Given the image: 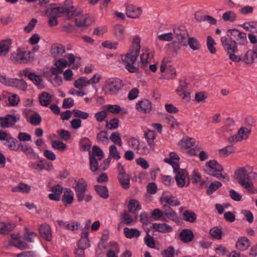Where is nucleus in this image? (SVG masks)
Returning <instances> with one entry per match:
<instances>
[{"label":"nucleus","instance_id":"6","mask_svg":"<svg viewBox=\"0 0 257 257\" xmlns=\"http://www.w3.org/2000/svg\"><path fill=\"white\" fill-rule=\"evenodd\" d=\"M228 39L233 42H235L239 45H246L248 42L246 38V34L242 32L237 29H229L226 32Z\"/></svg>","mask_w":257,"mask_h":257},{"label":"nucleus","instance_id":"2","mask_svg":"<svg viewBox=\"0 0 257 257\" xmlns=\"http://www.w3.org/2000/svg\"><path fill=\"white\" fill-rule=\"evenodd\" d=\"M234 175L238 183L242 187L249 193H254L252 180L257 178V173L252 172L251 167H241L235 171Z\"/></svg>","mask_w":257,"mask_h":257},{"label":"nucleus","instance_id":"11","mask_svg":"<svg viewBox=\"0 0 257 257\" xmlns=\"http://www.w3.org/2000/svg\"><path fill=\"white\" fill-rule=\"evenodd\" d=\"M122 81L118 78L109 79L105 86L106 93L109 94H116L122 87Z\"/></svg>","mask_w":257,"mask_h":257},{"label":"nucleus","instance_id":"5","mask_svg":"<svg viewBox=\"0 0 257 257\" xmlns=\"http://www.w3.org/2000/svg\"><path fill=\"white\" fill-rule=\"evenodd\" d=\"M220 41L224 51L228 55L229 59L235 62H239L242 61L241 57L235 54L238 51L237 43L232 41L225 36L222 37Z\"/></svg>","mask_w":257,"mask_h":257},{"label":"nucleus","instance_id":"53","mask_svg":"<svg viewBox=\"0 0 257 257\" xmlns=\"http://www.w3.org/2000/svg\"><path fill=\"white\" fill-rule=\"evenodd\" d=\"M222 184L220 182L215 181L211 183L206 190V194L208 195L212 194L218 189L222 186Z\"/></svg>","mask_w":257,"mask_h":257},{"label":"nucleus","instance_id":"46","mask_svg":"<svg viewBox=\"0 0 257 257\" xmlns=\"http://www.w3.org/2000/svg\"><path fill=\"white\" fill-rule=\"evenodd\" d=\"M95 190L97 194L103 199L108 197V191L106 186L97 185L94 186Z\"/></svg>","mask_w":257,"mask_h":257},{"label":"nucleus","instance_id":"43","mask_svg":"<svg viewBox=\"0 0 257 257\" xmlns=\"http://www.w3.org/2000/svg\"><path fill=\"white\" fill-rule=\"evenodd\" d=\"M31 186L24 183H20L16 187H14L11 191L13 192H21L23 193H29L31 191Z\"/></svg>","mask_w":257,"mask_h":257},{"label":"nucleus","instance_id":"52","mask_svg":"<svg viewBox=\"0 0 257 257\" xmlns=\"http://www.w3.org/2000/svg\"><path fill=\"white\" fill-rule=\"evenodd\" d=\"M179 82V86L176 90L177 94H179V93H182L183 91L187 90L189 83L187 82V79L185 77L180 79Z\"/></svg>","mask_w":257,"mask_h":257},{"label":"nucleus","instance_id":"59","mask_svg":"<svg viewBox=\"0 0 257 257\" xmlns=\"http://www.w3.org/2000/svg\"><path fill=\"white\" fill-rule=\"evenodd\" d=\"M215 44V42L212 37L210 36H208L207 38V48L209 52L214 54L216 52V48L214 47Z\"/></svg>","mask_w":257,"mask_h":257},{"label":"nucleus","instance_id":"3","mask_svg":"<svg viewBox=\"0 0 257 257\" xmlns=\"http://www.w3.org/2000/svg\"><path fill=\"white\" fill-rule=\"evenodd\" d=\"M51 11L55 15L61 14L67 20L72 19L80 13V10L73 6L72 0H66L64 6L51 9Z\"/></svg>","mask_w":257,"mask_h":257},{"label":"nucleus","instance_id":"29","mask_svg":"<svg viewBox=\"0 0 257 257\" xmlns=\"http://www.w3.org/2000/svg\"><path fill=\"white\" fill-rule=\"evenodd\" d=\"M144 137L147 141V142L150 149L152 150L155 149V142L154 141L156 138V135L155 132L150 130H147L144 132Z\"/></svg>","mask_w":257,"mask_h":257},{"label":"nucleus","instance_id":"15","mask_svg":"<svg viewBox=\"0 0 257 257\" xmlns=\"http://www.w3.org/2000/svg\"><path fill=\"white\" fill-rule=\"evenodd\" d=\"M19 115L8 114L5 117H0V127L8 128L15 124L17 121L19 120Z\"/></svg>","mask_w":257,"mask_h":257},{"label":"nucleus","instance_id":"35","mask_svg":"<svg viewBox=\"0 0 257 257\" xmlns=\"http://www.w3.org/2000/svg\"><path fill=\"white\" fill-rule=\"evenodd\" d=\"M62 200L64 205H70L74 201V193L70 188H65L62 196Z\"/></svg>","mask_w":257,"mask_h":257},{"label":"nucleus","instance_id":"16","mask_svg":"<svg viewBox=\"0 0 257 257\" xmlns=\"http://www.w3.org/2000/svg\"><path fill=\"white\" fill-rule=\"evenodd\" d=\"M162 210V220H166L164 218V215L168 219L175 221L176 223H180L181 219L178 216L177 213L170 207L166 204H164Z\"/></svg>","mask_w":257,"mask_h":257},{"label":"nucleus","instance_id":"58","mask_svg":"<svg viewBox=\"0 0 257 257\" xmlns=\"http://www.w3.org/2000/svg\"><path fill=\"white\" fill-rule=\"evenodd\" d=\"M141 209V206L137 200L132 199L130 201L128 204V209L130 212H133Z\"/></svg>","mask_w":257,"mask_h":257},{"label":"nucleus","instance_id":"38","mask_svg":"<svg viewBox=\"0 0 257 257\" xmlns=\"http://www.w3.org/2000/svg\"><path fill=\"white\" fill-rule=\"evenodd\" d=\"M250 245V241L246 237H241L238 239L236 243V247L240 250H245Z\"/></svg>","mask_w":257,"mask_h":257},{"label":"nucleus","instance_id":"33","mask_svg":"<svg viewBox=\"0 0 257 257\" xmlns=\"http://www.w3.org/2000/svg\"><path fill=\"white\" fill-rule=\"evenodd\" d=\"M164 202L168 206H177L180 204V201L178 199H175V197L172 195H165V193L162 195V203Z\"/></svg>","mask_w":257,"mask_h":257},{"label":"nucleus","instance_id":"26","mask_svg":"<svg viewBox=\"0 0 257 257\" xmlns=\"http://www.w3.org/2000/svg\"><path fill=\"white\" fill-rule=\"evenodd\" d=\"M179 237L183 242L188 243L193 240L194 233L191 229L185 228L180 233Z\"/></svg>","mask_w":257,"mask_h":257},{"label":"nucleus","instance_id":"37","mask_svg":"<svg viewBox=\"0 0 257 257\" xmlns=\"http://www.w3.org/2000/svg\"><path fill=\"white\" fill-rule=\"evenodd\" d=\"M10 86L15 87L24 91L27 90V83L23 79H12Z\"/></svg>","mask_w":257,"mask_h":257},{"label":"nucleus","instance_id":"48","mask_svg":"<svg viewBox=\"0 0 257 257\" xmlns=\"http://www.w3.org/2000/svg\"><path fill=\"white\" fill-rule=\"evenodd\" d=\"M42 121V117L37 112H34L30 116L28 121L32 125L37 126L39 125Z\"/></svg>","mask_w":257,"mask_h":257},{"label":"nucleus","instance_id":"28","mask_svg":"<svg viewBox=\"0 0 257 257\" xmlns=\"http://www.w3.org/2000/svg\"><path fill=\"white\" fill-rule=\"evenodd\" d=\"M103 107L106 110L113 114H118L120 113L122 114H126L128 113L127 109L121 108L118 105L106 104Z\"/></svg>","mask_w":257,"mask_h":257},{"label":"nucleus","instance_id":"41","mask_svg":"<svg viewBox=\"0 0 257 257\" xmlns=\"http://www.w3.org/2000/svg\"><path fill=\"white\" fill-rule=\"evenodd\" d=\"M125 28L121 25H116L114 27V34L115 36L120 40L125 38Z\"/></svg>","mask_w":257,"mask_h":257},{"label":"nucleus","instance_id":"4","mask_svg":"<svg viewBox=\"0 0 257 257\" xmlns=\"http://www.w3.org/2000/svg\"><path fill=\"white\" fill-rule=\"evenodd\" d=\"M205 173L213 176L219 180L229 181V178L226 173H222L224 171L223 167L219 164L216 160H212L206 163L204 169Z\"/></svg>","mask_w":257,"mask_h":257},{"label":"nucleus","instance_id":"7","mask_svg":"<svg viewBox=\"0 0 257 257\" xmlns=\"http://www.w3.org/2000/svg\"><path fill=\"white\" fill-rule=\"evenodd\" d=\"M34 57L33 54L30 51H22L18 49L11 54V59L18 63H26Z\"/></svg>","mask_w":257,"mask_h":257},{"label":"nucleus","instance_id":"21","mask_svg":"<svg viewBox=\"0 0 257 257\" xmlns=\"http://www.w3.org/2000/svg\"><path fill=\"white\" fill-rule=\"evenodd\" d=\"M12 43L13 40L10 38L0 41V56H6L8 54Z\"/></svg>","mask_w":257,"mask_h":257},{"label":"nucleus","instance_id":"17","mask_svg":"<svg viewBox=\"0 0 257 257\" xmlns=\"http://www.w3.org/2000/svg\"><path fill=\"white\" fill-rule=\"evenodd\" d=\"M250 133V129L242 127L238 130L237 134L228 138V141L230 143H233L241 141L242 140H245L248 138V135Z\"/></svg>","mask_w":257,"mask_h":257},{"label":"nucleus","instance_id":"31","mask_svg":"<svg viewBox=\"0 0 257 257\" xmlns=\"http://www.w3.org/2000/svg\"><path fill=\"white\" fill-rule=\"evenodd\" d=\"M75 25L79 28H86L88 26L87 24V20L88 18V16L87 14H83L80 10V14L75 16Z\"/></svg>","mask_w":257,"mask_h":257},{"label":"nucleus","instance_id":"57","mask_svg":"<svg viewBox=\"0 0 257 257\" xmlns=\"http://www.w3.org/2000/svg\"><path fill=\"white\" fill-rule=\"evenodd\" d=\"M119 121L117 118L111 119L109 121H107L105 127L109 130H115L118 127Z\"/></svg>","mask_w":257,"mask_h":257},{"label":"nucleus","instance_id":"1","mask_svg":"<svg viewBox=\"0 0 257 257\" xmlns=\"http://www.w3.org/2000/svg\"><path fill=\"white\" fill-rule=\"evenodd\" d=\"M140 43L141 37L139 35L134 36L127 52L120 56L119 62L130 73H135L138 71L139 68L136 63L140 52Z\"/></svg>","mask_w":257,"mask_h":257},{"label":"nucleus","instance_id":"34","mask_svg":"<svg viewBox=\"0 0 257 257\" xmlns=\"http://www.w3.org/2000/svg\"><path fill=\"white\" fill-rule=\"evenodd\" d=\"M52 193L49 195V198L50 200L59 201L60 200L61 194L63 191V188L60 185L54 186L52 188Z\"/></svg>","mask_w":257,"mask_h":257},{"label":"nucleus","instance_id":"30","mask_svg":"<svg viewBox=\"0 0 257 257\" xmlns=\"http://www.w3.org/2000/svg\"><path fill=\"white\" fill-rule=\"evenodd\" d=\"M5 141L4 145L11 150L14 151L19 150L20 144L18 143V141L15 138L12 137L11 134L9 135Z\"/></svg>","mask_w":257,"mask_h":257},{"label":"nucleus","instance_id":"62","mask_svg":"<svg viewBox=\"0 0 257 257\" xmlns=\"http://www.w3.org/2000/svg\"><path fill=\"white\" fill-rule=\"evenodd\" d=\"M58 74H53L48 78L49 80L55 86H60L62 83V78Z\"/></svg>","mask_w":257,"mask_h":257},{"label":"nucleus","instance_id":"14","mask_svg":"<svg viewBox=\"0 0 257 257\" xmlns=\"http://www.w3.org/2000/svg\"><path fill=\"white\" fill-rule=\"evenodd\" d=\"M76 185L74 187L76 197L78 202H81L84 199L85 192L87 190V183L84 179L76 181Z\"/></svg>","mask_w":257,"mask_h":257},{"label":"nucleus","instance_id":"42","mask_svg":"<svg viewBox=\"0 0 257 257\" xmlns=\"http://www.w3.org/2000/svg\"><path fill=\"white\" fill-rule=\"evenodd\" d=\"M183 219L187 221L190 223H193L195 222L197 219V215L191 210H186L182 212Z\"/></svg>","mask_w":257,"mask_h":257},{"label":"nucleus","instance_id":"10","mask_svg":"<svg viewBox=\"0 0 257 257\" xmlns=\"http://www.w3.org/2000/svg\"><path fill=\"white\" fill-rule=\"evenodd\" d=\"M19 75V76L27 77L38 88H43V80L41 76L31 72L30 68H26L21 70Z\"/></svg>","mask_w":257,"mask_h":257},{"label":"nucleus","instance_id":"23","mask_svg":"<svg viewBox=\"0 0 257 257\" xmlns=\"http://www.w3.org/2000/svg\"><path fill=\"white\" fill-rule=\"evenodd\" d=\"M257 58V45L253 46L252 50H248L243 59L246 64H251L254 62Z\"/></svg>","mask_w":257,"mask_h":257},{"label":"nucleus","instance_id":"19","mask_svg":"<svg viewBox=\"0 0 257 257\" xmlns=\"http://www.w3.org/2000/svg\"><path fill=\"white\" fill-rule=\"evenodd\" d=\"M68 65L67 61L64 59H60L56 61L54 66L51 68V72L52 74H61L63 69Z\"/></svg>","mask_w":257,"mask_h":257},{"label":"nucleus","instance_id":"20","mask_svg":"<svg viewBox=\"0 0 257 257\" xmlns=\"http://www.w3.org/2000/svg\"><path fill=\"white\" fill-rule=\"evenodd\" d=\"M137 110L141 113H149L152 109V103L148 99L139 101L136 104Z\"/></svg>","mask_w":257,"mask_h":257},{"label":"nucleus","instance_id":"18","mask_svg":"<svg viewBox=\"0 0 257 257\" xmlns=\"http://www.w3.org/2000/svg\"><path fill=\"white\" fill-rule=\"evenodd\" d=\"M142 13V10L140 7L128 4L126 6L125 14L130 18L137 19L139 18Z\"/></svg>","mask_w":257,"mask_h":257},{"label":"nucleus","instance_id":"13","mask_svg":"<svg viewBox=\"0 0 257 257\" xmlns=\"http://www.w3.org/2000/svg\"><path fill=\"white\" fill-rule=\"evenodd\" d=\"M168 61L165 59L162 61V79H173L176 76V71L175 68L170 65H167Z\"/></svg>","mask_w":257,"mask_h":257},{"label":"nucleus","instance_id":"56","mask_svg":"<svg viewBox=\"0 0 257 257\" xmlns=\"http://www.w3.org/2000/svg\"><path fill=\"white\" fill-rule=\"evenodd\" d=\"M110 140L115 145L119 147L122 146V141L120 134L118 132L112 133L110 137Z\"/></svg>","mask_w":257,"mask_h":257},{"label":"nucleus","instance_id":"49","mask_svg":"<svg viewBox=\"0 0 257 257\" xmlns=\"http://www.w3.org/2000/svg\"><path fill=\"white\" fill-rule=\"evenodd\" d=\"M152 54L148 49L143 50V53L141 55V61L142 64L146 65L150 62L152 59Z\"/></svg>","mask_w":257,"mask_h":257},{"label":"nucleus","instance_id":"54","mask_svg":"<svg viewBox=\"0 0 257 257\" xmlns=\"http://www.w3.org/2000/svg\"><path fill=\"white\" fill-rule=\"evenodd\" d=\"M187 44L193 50H197L200 48L201 45L198 40L194 37H189L188 38Z\"/></svg>","mask_w":257,"mask_h":257},{"label":"nucleus","instance_id":"12","mask_svg":"<svg viewBox=\"0 0 257 257\" xmlns=\"http://www.w3.org/2000/svg\"><path fill=\"white\" fill-rule=\"evenodd\" d=\"M173 33L175 35V38L178 41V43L183 46H187V39L189 37V35L184 26H175L173 28Z\"/></svg>","mask_w":257,"mask_h":257},{"label":"nucleus","instance_id":"25","mask_svg":"<svg viewBox=\"0 0 257 257\" xmlns=\"http://www.w3.org/2000/svg\"><path fill=\"white\" fill-rule=\"evenodd\" d=\"M51 53L53 57L59 58L65 53V48L61 44H54L51 47Z\"/></svg>","mask_w":257,"mask_h":257},{"label":"nucleus","instance_id":"64","mask_svg":"<svg viewBox=\"0 0 257 257\" xmlns=\"http://www.w3.org/2000/svg\"><path fill=\"white\" fill-rule=\"evenodd\" d=\"M210 234L214 238L220 239L222 237V231L221 229L218 227H213L210 230Z\"/></svg>","mask_w":257,"mask_h":257},{"label":"nucleus","instance_id":"60","mask_svg":"<svg viewBox=\"0 0 257 257\" xmlns=\"http://www.w3.org/2000/svg\"><path fill=\"white\" fill-rule=\"evenodd\" d=\"M141 143L139 139L134 137L131 138L128 141V146L136 151L138 149Z\"/></svg>","mask_w":257,"mask_h":257},{"label":"nucleus","instance_id":"36","mask_svg":"<svg viewBox=\"0 0 257 257\" xmlns=\"http://www.w3.org/2000/svg\"><path fill=\"white\" fill-rule=\"evenodd\" d=\"M178 145L180 149L184 151L193 147L195 145V140L190 138L183 139L179 142Z\"/></svg>","mask_w":257,"mask_h":257},{"label":"nucleus","instance_id":"22","mask_svg":"<svg viewBox=\"0 0 257 257\" xmlns=\"http://www.w3.org/2000/svg\"><path fill=\"white\" fill-rule=\"evenodd\" d=\"M39 231L42 237L44 239L48 241L51 240L52 230L49 225L46 223L41 224L39 228Z\"/></svg>","mask_w":257,"mask_h":257},{"label":"nucleus","instance_id":"47","mask_svg":"<svg viewBox=\"0 0 257 257\" xmlns=\"http://www.w3.org/2000/svg\"><path fill=\"white\" fill-rule=\"evenodd\" d=\"M89 85L88 79L85 77H80L74 82V86L75 88L81 89Z\"/></svg>","mask_w":257,"mask_h":257},{"label":"nucleus","instance_id":"8","mask_svg":"<svg viewBox=\"0 0 257 257\" xmlns=\"http://www.w3.org/2000/svg\"><path fill=\"white\" fill-rule=\"evenodd\" d=\"M174 172L176 174L175 179L179 187L182 188L189 185V174L185 169H180L179 167L177 170H174Z\"/></svg>","mask_w":257,"mask_h":257},{"label":"nucleus","instance_id":"61","mask_svg":"<svg viewBox=\"0 0 257 257\" xmlns=\"http://www.w3.org/2000/svg\"><path fill=\"white\" fill-rule=\"evenodd\" d=\"M222 19L224 21L232 22L236 20V15L232 11H227L223 14Z\"/></svg>","mask_w":257,"mask_h":257},{"label":"nucleus","instance_id":"63","mask_svg":"<svg viewBox=\"0 0 257 257\" xmlns=\"http://www.w3.org/2000/svg\"><path fill=\"white\" fill-rule=\"evenodd\" d=\"M120 219L123 223L126 225H130L134 221L132 216L126 212L121 214Z\"/></svg>","mask_w":257,"mask_h":257},{"label":"nucleus","instance_id":"44","mask_svg":"<svg viewBox=\"0 0 257 257\" xmlns=\"http://www.w3.org/2000/svg\"><path fill=\"white\" fill-rule=\"evenodd\" d=\"M16 227L14 223L0 222V234H6L12 231Z\"/></svg>","mask_w":257,"mask_h":257},{"label":"nucleus","instance_id":"50","mask_svg":"<svg viewBox=\"0 0 257 257\" xmlns=\"http://www.w3.org/2000/svg\"><path fill=\"white\" fill-rule=\"evenodd\" d=\"M109 158L111 159L113 158L116 160H118L120 158V154L116 147L114 145H111L109 148Z\"/></svg>","mask_w":257,"mask_h":257},{"label":"nucleus","instance_id":"55","mask_svg":"<svg viewBox=\"0 0 257 257\" xmlns=\"http://www.w3.org/2000/svg\"><path fill=\"white\" fill-rule=\"evenodd\" d=\"M25 233L24 234V238L25 240L32 242L34 241L37 234L35 232L30 231L28 227L25 228Z\"/></svg>","mask_w":257,"mask_h":257},{"label":"nucleus","instance_id":"32","mask_svg":"<svg viewBox=\"0 0 257 257\" xmlns=\"http://www.w3.org/2000/svg\"><path fill=\"white\" fill-rule=\"evenodd\" d=\"M88 235V231L84 230L82 232L81 238L78 241L77 246L86 249L90 246Z\"/></svg>","mask_w":257,"mask_h":257},{"label":"nucleus","instance_id":"40","mask_svg":"<svg viewBox=\"0 0 257 257\" xmlns=\"http://www.w3.org/2000/svg\"><path fill=\"white\" fill-rule=\"evenodd\" d=\"M68 66L73 65L72 68L73 69H77L81 65L80 58L78 57H75L73 54L70 53L68 55Z\"/></svg>","mask_w":257,"mask_h":257},{"label":"nucleus","instance_id":"45","mask_svg":"<svg viewBox=\"0 0 257 257\" xmlns=\"http://www.w3.org/2000/svg\"><path fill=\"white\" fill-rule=\"evenodd\" d=\"M124 234L126 238H132L138 237L141 235V232L136 228L125 227L124 228Z\"/></svg>","mask_w":257,"mask_h":257},{"label":"nucleus","instance_id":"24","mask_svg":"<svg viewBox=\"0 0 257 257\" xmlns=\"http://www.w3.org/2000/svg\"><path fill=\"white\" fill-rule=\"evenodd\" d=\"M19 150L22 151L29 158L31 159H36L38 158V156L36 154L35 151L28 144H20Z\"/></svg>","mask_w":257,"mask_h":257},{"label":"nucleus","instance_id":"51","mask_svg":"<svg viewBox=\"0 0 257 257\" xmlns=\"http://www.w3.org/2000/svg\"><path fill=\"white\" fill-rule=\"evenodd\" d=\"M104 156V154L101 149L97 146H94L92 148V152L89 153V157H98V160H101Z\"/></svg>","mask_w":257,"mask_h":257},{"label":"nucleus","instance_id":"39","mask_svg":"<svg viewBox=\"0 0 257 257\" xmlns=\"http://www.w3.org/2000/svg\"><path fill=\"white\" fill-rule=\"evenodd\" d=\"M39 101L43 106H48L52 102V96L47 92H43L39 96Z\"/></svg>","mask_w":257,"mask_h":257},{"label":"nucleus","instance_id":"27","mask_svg":"<svg viewBox=\"0 0 257 257\" xmlns=\"http://www.w3.org/2000/svg\"><path fill=\"white\" fill-rule=\"evenodd\" d=\"M179 157L175 152L170 153V158H165L164 162L170 164L173 168V170H176L180 167L179 164Z\"/></svg>","mask_w":257,"mask_h":257},{"label":"nucleus","instance_id":"9","mask_svg":"<svg viewBox=\"0 0 257 257\" xmlns=\"http://www.w3.org/2000/svg\"><path fill=\"white\" fill-rule=\"evenodd\" d=\"M118 172V180L122 187L124 189H127L130 187L131 176L127 174L124 169V167L118 163L117 166Z\"/></svg>","mask_w":257,"mask_h":257}]
</instances>
